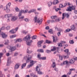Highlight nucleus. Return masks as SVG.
Segmentation results:
<instances>
[{"label": "nucleus", "instance_id": "1", "mask_svg": "<svg viewBox=\"0 0 77 77\" xmlns=\"http://www.w3.org/2000/svg\"><path fill=\"white\" fill-rule=\"evenodd\" d=\"M30 37L29 35H27L23 39V41H25L26 42V44L27 45H30L31 43L32 42V40H30Z\"/></svg>", "mask_w": 77, "mask_h": 77}, {"label": "nucleus", "instance_id": "2", "mask_svg": "<svg viewBox=\"0 0 77 77\" xmlns=\"http://www.w3.org/2000/svg\"><path fill=\"white\" fill-rule=\"evenodd\" d=\"M51 18L53 19L51 20V23H56V22H58L60 20V18L58 17L57 16H52L51 17Z\"/></svg>", "mask_w": 77, "mask_h": 77}, {"label": "nucleus", "instance_id": "3", "mask_svg": "<svg viewBox=\"0 0 77 77\" xmlns=\"http://www.w3.org/2000/svg\"><path fill=\"white\" fill-rule=\"evenodd\" d=\"M11 5V3L10 2H9L8 4L7 5L6 7H4V10L5 11H6L7 13H9V12H10L11 10L9 9L10 8V6Z\"/></svg>", "mask_w": 77, "mask_h": 77}, {"label": "nucleus", "instance_id": "4", "mask_svg": "<svg viewBox=\"0 0 77 77\" xmlns=\"http://www.w3.org/2000/svg\"><path fill=\"white\" fill-rule=\"evenodd\" d=\"M34 20L35 22V23H38L39 25L41 24L42 23V19L40 18H37V17L36 16L34 18Z\"/></svg>", "mask_w": 77, "mask_h": 77}, {"label": "nucleus", "instance_id": "5", "mask_svg": "<svg viewBox=\"0 0 77 77\" xmlns=\"http://www.w3.org/2000/svg\"><path fill=\"white\" fill-rule=\"evenodd\" d=\"M75 9V6H73L72 4H70L69 6L67 8V9L66 10L67 11H71L72 10H74Z\"/></svg>", "mask_w": 77, "mask_h": 77}, {"label": "nucleus", "instance_id": "6", "mask_svg": "<svg viewBox=\"0 0 77 77\" xmlns=\"http://www.w3.org/2000/svg\"><path fill=\"white\" fill-rule=\"evenodd\" d=\"M22 12L23 13H27V12H28V13H31L32 12H36V9H32V10H30V11H28V10H22Z\"/></svg>", "mask_w": 77, "mask_h": 77}, {"label": "nucleus", "instance_id": "7", "mask_svg": "<svg viewBox=\"0 0 77 77\" xmlns=\"http://www.w3.org/2000/svg\"><path fill=\"white\" fill-rule=\"evenodd\" d=\"M36 63V62L34 61L33 60H31L30 62V65H29L27 67L28 68H30V67H32L33 65V64Z\"/></svg>", "mask_w": 77, "mask_h": 77}, {"label": "nucleus", "instance_id": "8", "mask_svg": "<svg viewBox=\"0 0 77 77\" xmlns=\"http://www.w3.org/2000/svg\"><path fill=\"white\" fill-rule=\"evenodd\" d=\"M65 16L67 18H69V15L68 13H64L63 14L62 20H63L65 18Z\"/></svg>", "mask_w": 77, "mask_h": 77}, {"label": "nucleus", "instance_id": "9", "mask_svg": "<svg viewBox=\"0 0 77 77\" xmlns=\"http://www.w3.org/2000/svg\"><path fill=\"white\" fill-rule=\"evenodd\" d=\"M57 49V51L58 53H60V52L59 48H56V47H53V49H51V51H55Z\"/></svg>", "mask_w": 77, "mask_h": 77}, {"label": "nucleus", "instance_id": "10", "mask_svg": "<svg viewBox=\"0 0 77 77\" xmlns=\"http://www.w3.org/2000/svg\"><path fill=\"white\" fill-rule=\"evenodd\" d=\"M17 30H18V28H17L15 29H13L10 30L9 31L10 33H11L12 34H14V33H16V32L17 31Z\"/></svg>", "mask_w": 77, "mask_h": 77}, {"label": "nucleus", "instance_id": "11", "mask_svg": "<svg viewBox=\"0 0 77 77\" xmlns=\"http://www.w3.org/2000/svg\"><path fill=\"white\" fill-rule=\"evenodd\" d=\"M1 35H2V37L3 38H6V37L8 36V35H7L5 34L3 32H1Z\"/></svg>", "mask_w": 77, "mask_h": 77}, {"label": "nucleus", "instance_id": "12", "mask_svg": "<svg viewBox=\"0 0 77 77\" xmlns=\"http://www.w3.org/2000/svg\"><path fill=\"white\" fill-rule=\"evenodd\" d=\"M11 63V57H9L8 58V62L7 64V66H9Z\"/></svg>", "mask_w": 77, "mask_h": 77}, {"label": "nucleus", "instance_id": "13", "mask_svg": "<svg viewBox=\"0 0 77 77\" xmlns=\"http://www.w3.org/2000/svg\"><path fill=\"white\" fill-rule=\"evenodd\" d=\"M43 42V41H40L38 42V47H41V44Z\"/></svg>", "mask_w": 77, "mask_h": 77}, {"label": "nucleus", "instance_id": "14", "mask_svg": "<svg viewBox=\"0 0 77 77\" xmlns=\"http://www.w3.org/2000/svg\"><path fill=\"white\" fill-rule=\"evenodd\" d=\"M75 62V60L74 59H71L69 61V63L70 64H73Z\"/></svg>", "mask_w": 77, "mask_h": 77}, {"label": "nucleus", "instance_id": "15", "mask_svg": "<svg viewBox=\"0 0 77 77\" xmlns=\"http://www.w3.org/2000/svg\"><path fill=\"white\" fill-rule=\"evenodd\" d=\"M17 18L16 16H13L12 17L11 19V21H14L17 20Z\"/></svg>", "mask_w": 77, "mask_h": 77}, {"label": "nucleus", "instance_id": "16", "mask_svg": "<svg viewBox=\"0 0 77 77\" xmlns=\"http://www.w3.org/2000/svg\"><path fill=\"white\" fill-rule=\"evenodd\" d=\"M52 36L53 38V42H57V37L56 36L54 37L53 36Z\"/></svg>", "mask_w": 77, "mask_h": 77}, {"label": "nucleus", "instance_id": "17", "mask_svg": "<svg viewBox=\"0 0 77 77\" xmlns=\"http://www.w3.org/2000/svg\"><path fill=\"white\" fill-rule=\"evenodd\" d=\"M41 65L40 64L38 65L37 66H36V69L37 71L38 72L40 71V69H39V67H41Z\"/></svg>", "mask_w": 77, "mask_h": 77}, {"label": "nucleus", "instance_id": "18", "mask_svg": "<svg viewBox=\"0 0 77 77\" xmlns=\"http://www.w3.org/2000/svg\"><path fill=\"white\" fill-rule=\"evenodd\" d=\"M32 58V56L31 55H27L26 57H24V59H28V60H30Z\"/></svg>", "mask_w": 77, "mask_h": 77}, {"label": "nucleus", "instance_id": "19", "mask_svg": "<svg viewBox=\"0 0 77 77\" xmlns=\"http://www.w3.org/2000/svg\"><path fill=\"white\" fill-rule=\"evenodd\" d=\"M9 49L10 50H11V51H12L15 50V49H16V48H15V47H10Z\"/></svg>", "mask_w": 77, "mask_h": 77}, {"label": "nucleus", "instance_id": "20", "mask_svg": "<svg viewBox=\"0 0 77 77\" xmlns=\"http://www.w3.org/2000/svg\"><path fill=\"white\" fill-rule=\"evenodd\" d=\"M64 52L67 53V55H69L70 53L69 52V50L68 49H66L64 50Z\"/></svg>", "mask_w": 77, "mask_h": 77}, {"label": "nucleus", "instance_id": "21", "mask_svg": "<svg viewBox=\"0 0 77 77\" xmlns=\"http://www.w3.org/2000/svg\"><path fill=\"white\" fill-rule=\"evenodd\" d=\"M68 61L66 60L65 61H64L63 63H61V65L62 66L63 65H66V64H68Z\"/></svg>", "mask_w": 77, "mask_h": 77}, {"label": "nucleus", "instance_id": "22", "mask_svg": "<svg viewBox=\"0 0 77 77\" xmlns=\"http://www.w3.org/2000/svg\"><path fill=\"white\" fill-rule=\"evenodd\" d=\"M57 3H59V1L57 0L54 1L53 2L54 5H56V4H57Z\"/></svg>", "mask_w": 77, "mask_h": 77}, {"label": "nucleus", "instance_id": "23", "mask_svg": "<svg viewBox=\"0 0 77 77\" xmlns=\"http://www.w3.org/2000/svg\"><path fill=\"white\" fill-rule=\"evenodd\" d=\"M37 51L40 52V53H44V50L42 49H39L37 50Z\"/></svg>", "mask_w": 77, "mask_h": 77}, {"label": "nucleus", "instance_id": "24", "mask_svg": "<svg viewBox=\"0 0 77 77\" xmlns=\"http://www.w3.org/2000/svg\"><path fill=\"white\" fill-rule=\"evenodd\" d=\"M19 66H20V65L18 64H17L15 65V69H18L19 68Z\"/></svg>", "mask_w": 77, "mask_h": 77}, {"label": "nucleus", "instance_id": "25", "mask_svg": "<svg viewBox=\"0 0 77 77\" xmlns=\"http://www.w3.org/2000/svg\"><path fill=\"white\" fill-rule=\"evenodd\" d=\"M52 66L53 68H54L56 67V63H55V62H53L52 65Z\"/></svg>", "mask_w": 77, "mask_h": 77}, {"label": "nucleus", "instance_id": "26", "mask_svg": "<svg viewBox=\"0 0 77 77\" xmlns=\"http://www.w3.org/2000/svg\"><path fill=\"white\" fill-rule=\"evenodd\" d=\"M24 18V16H23L19 17V20L20 21H23Z\"/></svg>", "mask_w": 77, "mask_h": 77}, {"label": "nucleus", "instance_id": "27", "mask_svg": "<svg viewBox=\"0 0 77 77\" xmlns=\"http://www.w3.org/2000/svg\"><path fill=\"white\" fill-rule=\"evenodd\" d=\"M70 4H69V2H68L67 3H65L64 4V5H63V6L64 8H65V7H66V5H68V6H69Z\"/></svg>", "mask_w": 77, "mask_h": 77}, {"label": "nucleus", "instance_id": "28", "mask_svg": "<svg viewBox=\"0 0 77 77\" xmlns=\"http://www.w3.org/2000/svg\"><path fill=\"white\" fill-rule=\"evenodd\" d=\"M27 63H24L23 64H22V69H23L26 66V64Z\"/></svg>", "mask_w": 77, "mask_h": 77}, {"label": "nucleus", "instance_id": "29", "mask_svg": "<svg viewBox=\"0 0 77 77\" xmlns=\"http://www.w3.org/2000/svg\"><path fill=\"white\" fill-rule=\"evenodd\" d=\"M38 58V59H41V54L40 53H38L37 55Z\"/></svg>", "mask_w": 77, "mask_h": 77}, {"label": "nucleus", "instance_id": "30", "mask_svg": "<svg viewBox=\"0 0 77 77\" xmlns=\"http://www.w3.org/2000/svg\"><path fill=\"white\" fill-rule=\"evenodd\" d=\"M23 13V11H22V10H21L20 11L19 13V14L18 16V17H21V14H22V13Z\"/></svg>", "mask_w": 77, "mask_h": 77}, {"label": "nucleus", "instance_id": "31", "mask_svg": "<svg viewBox=\"0 0 77 77\" xmlns=\"http://www.w3.org/2000/svg\"><path fill=\"white\" fill-rule=\"evenodd\" d=\"M15 41L16 42H21L22 41V39L21 38L18 39L16 40Z\"/></svg>", "mask_w": 77, "mask_h": 77}, {"label": "nucleus", "instance_id": "32", "mask_svg": "<svg viewBox=\"0 0 77 77\" xmlns=\"http://www.w3.org/2000/svg\"><path fill=\"white\" fill-rule=\"evenodd\" d=\"M71 30L70 29H67L65 31V33H67Z\"/></svg>", "mask_w": 77, "mask_h": 77}, {"label": "nucleus", "instance_id": "33", "mask_svg": "<svg viewBox=\"0 0 77 77\" xmlns=\"http://www.w3.org/2000/svg\"><path fill=\"white\" fill-rule=\"evenodd\" d=\"M48 6H49V7H50V6H51V5H52V2H48Z\"/></svg>", "mask_w": 77, "mask_h": 77}, {"label": "nucleus", "instance_id": "34", "mask_svg": "<svg viewBox=\"0 0 77 77\" xmlns=\"http://www.w3.org/2000/svg\"><path fill=\"white\" fill-rule=\"evenodd\" d=\"M5 45H7V44L9 43V40H5Z\"/></svg>", "mask_w": 77, "mask_h": 77}, {"label": "nucleus", "instance_id": "35", "mask_svg": "<svg viewBox=\"0 0 77 77\" xmlns=\"http://www.w3.org/2000/svg\"><path fill=\"white\" fill-rule=\"evenodd\" d=\"M22 33H23V34H25V35H26V33H27V32H26V31L24 30H23L22 32Z\"/></svg>", "mask_w": 77, "mask_h": 77}, {"label": "nucleus", "instance_id": "36", "mask_svg": "<svg viewBox=\"0 0 77 77\" xmlns=\"http://www.w3.org/2000/svg\"><path fill=\"white\" fill-rule=\"evenodd\" d=\"M16 37V35H11L10 36V38H15Z\"/></svg>", "mask_w": 77, "mask_h": 77}, {"label": "nucleus", "instance_id": "37", "mask_svg": "<svg viewBox=\"0 0 77 77\" xmlns=\"http://www.w3.org/2000/svg\"><path fill=\"white\" fill-rule=\"evenodd\" d=\"M51 34L53 33V30L52 29H50L48 31Z\"/></svg>", "mask_w": 77, "mask_h": 77}, {"label": "nucleus", "instance_id": "38", "mask_svg": "<svg viewBox=\"0 0 77 77\" xmlns=\"http://www.w3.org/2000/svg\"><path fill=\"white\" fill-rule=\"evenodd\" d=\"M69 43L71 44H74V41L73 40H71L69 41Z\"/></svg>", "mask_w": 77, "mask_h": 77}, {"label": "nucleus", "instance_id": "39", "mask_svg": "<svg viewBox=\"0 0 77 77\" xmlns=\"http://www.w3.org/2000/svg\"><path fill=\"white\" fill-rule=\"evenodd\" d=\"M54 70L57 72V71H58L59 70L58 68H57L56 67L54 68Z\"/></svg>", "mask_w": 77, "mask_h": 77}, {"label": "nucleus", "instance_id": "40", "mask_svg": "<svg viewBox=\"0 0 77 77\" xmlns=\"http://www.w3.org/2000/svg\"><path fill=\"white\" fill-rule=\"evenodd\" d=\"M32 39H36V36H34L32 37Z\"/></svg>", "mask_w": 77, "mask_h": 77}, {"label": "nucleus", "instance_id": "41", "mask_svg": "<svg viewBox=\"0 0 77 77\" xmlns=\"http://www.w3.org/2000/svg\"><path fill=\"white\" fill-rule=\"evenodd\" d=\"M71 29L72 30H74V29H75V27L74 26V25H72L71 27Z\"/></svg>", "mask_w": 77, "mask_h": 77}, {"label": "nucleus", "instance_id": "42", "mask_svg": "<svg viewBox=\"0 0 77 77\" xmlns=\"http://www.w3.org/2000/svg\"><path fill=\"white\" fill-rule=\"evenodd\" d=\"M32 51H29V50L28 49H27V53H32Z\"/></svg>", "mask_w": 77, "mask_h": 77}, {"label": "nucleus", "instance_id": "43", "mask_svg": "<svg viewBox=\"0 0 77 77\" xmlns=\"http://www.w3.org/2000/svg\"><path fill=\"white\" fill-rule=\"evenodd\" d=\"M38 74H43V73H42V72L40 71V70L38 72Z\"/></svg>", "mask_w": 77, "mask_h": 77}, {"label": "nucleus", "instance_id": "44", "mask_svg": "<svg viewBox=\"0 0 77 77\" xmlns=\"http://www.w3.org/2000/svg\"><path fill=\"white\" fill-rule=\"evenodd\" d=\"M11 28V27L9 26H8L6 27V30H9L10 29V28Z\"/></svg>", "mask_w": 77, "mask_h": 77}, {"label": "nucleus", "instance_id": "45", "mask_svg": "<svg viewBox=\"0 0 77 77\" xmlns=\"http://www.w3.org/2000/svg\"><path fill=\"white\" fill-rule=\"evenodd\" d=\"M12 14H8V18H10V17H12Z\"/></svg>", "mask_w": 77, "mask_h": 77}, {"label": "nucleus", "instance_id": "46", "mask_svg": "<svg viewBox=\"0 0 77 77\" xmlns=\"http://www.w3.org/2000/svg\"><path fill=\"white\" fill-rule=\"evenodd\" d=\"M41 59H42V60H45V59H46V57H41Z\"/></svg>", "mask_w": 77, "mask_h": 77}, {"label": "nucleus", "instance_id": "47", "mask_svg": "<svg viewBox=\"0 0 77 77\" xmlns=\"http://www.w3.org/2000/svg\"><path fill=\"white\" fill-rule=\"evenodd\" d=\"M29 19L27 18H26L24 20V21H26V22H28V21H29Z\"/></svg>", "mask_w": 77, "mask_h": 77}, {"label": "nucleus", "instance_id": "48", "mask_svg": "<svg viewBox=\"0 0 77 77\" xmlns=\"http://www.w3.org/2000/svg\"><path fill=\"white\" fill-rule=\"evenodd\" d=\"M19 9L18 7H16L15 8V11H16V12H18V11H19Z\"/></svg>", "mask_w": 77, "mask_h": 77}, {"label": "nucleus", "instance_id": "49", "mask_svg": "<svg viewBox=\"0 0 77 77\" xmlns=\"http://www.w3.org/2000/svg\"><path fill=\"white\" fill-rule=\"evenodd\" d=\"M59 59H60V60H62V59H63V57H62V56H59Z\"/></svg>", "mask_w": 77, "mask_h": 77}, {"label": "nucleus", "instance_id": "50", "mask_svg": "<svg viewBox=\"0 0 77 77\" xmlns=\"http://www.w3.org/2000/svg\"><path fill=\"white\" fill-rule=\"evenodd\" d=\"M46 43H47L48 44H50V42H51L50 41H48V40H46Z\"/></svg>", "mask_w": 77, "mask_h": 77}, {"label": "nucleus", "instance_id": "51", "mask_svg": "<svg viewBox=\"0 0 77 77\" xmlns=\"http://www.w3.org/2000/svg\"><path fill=\"white\" fill-rule=\"evenodd\" d=\"M46 52L47 53H51V51L47 50L46 51Z\"/></svg>", "mask_w": 77, "mask_h": 77}, {"label": "nucleus", "instance_id": "52", "mask_svg": "<svg viewBox=\"0 0 77 77\" xmlns=\"http://www.w3.org/2000/svg\"><path fill=\"white\" fill-rule=\"evenodd\" d=\"M60 8H64L63 7V5H62V4H60L59 5Z\"/></svg>", "mask_w": 77, "mask_h": 77}, {"label": "nucleus", "instance_id": "53", "mask_svg": "<svg viewBox=\"0 0 77 77\" xmlns=\"http://www.w3.org/2000/svg\"><path fill=\"white\" fill-rule=\"evenodd\" d=\"M64 59H66L67 58H68V56L67 55L64 56Z\"/></svg>", "mask_w": 77, "mask_h": 77}, {"label": "nucleus", "instance_id": "54", "mask_svg": "<svg viewBox=\"0 0 77 77\" xmlns=\"http://www.w3.org/2000/svg\"><path fill=\"white\" fill-rule=\"evenodd\" d=\"M3 53H0V58H1V57H2V56H3Z\"/></svg>", "mask_w": 77, "mask_h": 77}, {"label": "nucleus", "instance_id": "55", "mask_svg": "<svg viewBox=\"0 0 77 77\" xmlns=\"http://www.w3.org/2000/svg\"><path fill=\"white\" fill-rule=\"evenodd\" d=\"M66 43V42H65L64 41H62L61 42V44H65Z\"/></svg>", "mask_w": 77, "mask_h": 77}, {"label": "nucleus", "instance_id": "56", "mask_svg": "<svg viewBox=\"0 0 77 77\" xmlns=\"http://www.w3.org/2000/svg\"><path fill=\"white\" fill-rule=\"evenodd\" d=\"M57 35L58 36H60L61 35V34H60V32H59L57 33Z\"/></svg>", "mask_w": 77, "mask_h": 77}, {"label": "nucleus", "instance_id": "57", "mask_svg": "<svg viewBox=\"0 0 77 77\" xmlns=\"http://www.w3.org/2000/svg\"><path fill=\"white\" fill-rule=\"evenodd\" d=\"M62 44L61 43L58 44V47H62Z\"/></svg>", "mask_w": 77, "mask_h": 77}, {"label": "nucleus", "instance_id": "58", "mask_svg": "<svg viewBox=\"0 0 77 77\" xmlns=\"http://www.w3.org/2000/svg\"><path fill=\"white\" fill-rule=\"evenodd\" d=\"M5 27L4 26H3L1 28V30H5Z\"/></svg>", "mask_w": 77, "mask_h": 77}, {"label": "nucleus", "instance_id": "59", "mask_svg": "<svg viewBox=\"0 0 77 77\" xmlns=\"http://www.w3.org/2000/svg\"><path fill=\"white\" fill-rule=\"evenodd\" d=\"M0 77H5V75L1 74L0 75Z\"/></svg>", "mask_w": 77, "mask_h": 77}, {"label": "nucleus", "instance_id": "60", "mask_svg": "<svg viewBox=\"0 0 77 77\" xmlns=\"http://www.w3.org/2000/svg\"><path fill=\"white\" fill-rule=\"evenodd\" d=\"M5 18H8V14H5Z\"/></svg>", "mask_w": 77, "mask_h": 77}, {"label": "nucleus", "instance_id": "61", "mask_svg": "<svg viewBox=\"0 0 77 77\" xmlns=\"http://www.w3.org/2000/svg\"><path fill=\"white\" fill-rule=\"evenodd\" d=\"M49 29V26H47L45 28V29H46V30H48Z\"/></svg>", "mask_w": 77, "mask_h": 77}, {"label": "nucleus", "instance_id": "62", "mask_svg": "<svg viewBox=\"0 0 77 77\" xmlns=\"http://www.w3.org/2000/svg\"><path fill=\"white\" fill-rule=\"evenodd\" d=\"M59 10H60V9L59 8H57L55 9V11H56L57 12V11H58Z\"/></svg>", "mask_w": 77, "mask_h": 77}, {"label": "nucleus", "instance_id": "63", "mask_svg": "<svg viewBox=\"0 0 77 77\" xmlns=\"http://www.w3.org/2000/svg\"><path fill=\"white\" fill-rule=\"evenodd\" d=\"M6 55L7 56H9L10 55V54H9V53H8L6 54Z\"/></svg>", "mask_w": 77, "mask_h": 77}, {"label": "nucleus", "instance_id": "64", "mask_svg": "<svg viewBox=\"0 0 77 77\" xmlns=\"http://www.w3.org/2000/svg\"><path fill=\"white\" fill-rule=\"evenodd\" d=\"M74 12L75 14H77V11L76 10H74Z\"/></svg>", "mask_w": 77, "mask_h": 77}]
</instances>
